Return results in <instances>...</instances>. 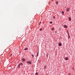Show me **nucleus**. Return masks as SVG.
Wrapping results in <instances>:
<instances>
[{"mask_svg":"<svg viewBox=\"0 0 75 75\" xmlns=\"http://www.w3.org/2000/svg\"><path fill=\"white\" fill-rule=\"evenodd\" d=\"M37 57H38V53L37 55Z\"/></svg>","mask_w":75,"mask_h":75,"instance_id":"nucleus-15","label":"nucleus"},{"mask_svg":"<svg viewBox=\"0 0 75 75\" xmlns=\"http://www.w3.org/2000/svg\"><path fill=\"white\" fill-rule=\"evenodd\" d=\"M20 65H21L20 64H19L18 67V68H20Z\"/></svg>","mask_w":75,"mask_h":75,"instance_id":"nucleus-11","label":"nucleus"},{"mask_svg":"<svg viewBox=\"0 0 75 75\" xmlns=\"http://www.w3.org/2000/svg\"><path fill=\"white\" fill-rule=\"evenodd\" d=\"M35 74L36 75H38V73H35Z\"/></svg>","mask_w":75,"mask_h":75,"instance_id":"nucleus-14","label":"nucleus"},{"mask_svg":"<svg viewBox=\"0 0 75 75\" xmlns=\"http://www.w3.org/2000/svg\"><path fill=\"white\" fill-rule=\"evenodd\" d=\"M22 61H23V62H24V61H25V59H22Z\"/></svg>","mask_w":75,"mask_h":75,"instance_id":"nucleus-3","label":"nucleus"},{"mask_svg":"<svg viewBox=\"0 0 75 75\" xmlns=\"http://www.w3.org/2000/svg\"><path fill=\"white\" fill-rule=\"evenodd\" d=\"M65 59L66 60H68V57H65Z\"/></svg>","mask_w":75,"mask_h":75,"instance_id":"nucleus-5","label":"nucleus"},{"mask_svg":"<svg viewBox=\"0 0 75 75\" xmlns=\"http://www.w3.org/2000/svg\"><path fill=\"white\" fill-rule=\"evenodd\" d=\"M20 64L21 65H22V66L23 65V64L22 63H21Z\"/></svg>","mask_w":75,"mask_h":75,"instance_id":"nucleus-9","label":"nucleus"},{"mask_svg":"<svg viewBox=\"0 0 75 75\" xmlns=\"http://www.w3.org/2000/svg\"><path fill=\"white\" fill-rule=\"evenodd\" d=\"M39 30H40V31H41V30H42V28H40V29Z\"/></svg>","mask_w":75,"mask_h":75,"instance_id":"nucleus-18","label":"nucleus"},{"mask_svg":"<svg viewBox=\"0 0 75 75\" xmlns=\"http://www.w3.org/2000/svg\"><path fill=\"white\" fill-rule=\"evenodd\" d=\"M52 31H53V30H54V28H52Z\"/></svg>","mask_w":75,"mask_h":75,"instance_id":"nucleus-12","label":"nucleus"},{"mask_svg":"<svg viewBox=\"0 0 75 75\" xmlns=\"http://www.w3.org/2000/svg\"><path fill=\"white\" fill-rule=\"evenodd\" d=\"M68 39H69V38H70V36H69V35H68Z\"/></svg>","mask_w":75,"mask_h":75,"instance_id":"nucleus-13","label":"nucleus"},{"mask_svg":"<svg viewBox=\"0 0 75 75\" xmlns=\"http://www.w3.org/2000/svg\"><path fill=\"white\" fill-rule=\"evenodd\" d=\"M62 44V43H59V46L60 47H61V45Z\"/></svg>","mask_w":75,"mask_h":75,"instance_id":"nucleus-4","label":"nucleus"},{"mask_svg":"<svg viewBox=\"0 0 75 75\" xmlns=\"http://www.w3.org/2000/svg\"><path fill=\"white\" fill-rule=\"evenodd\" d=\"M27 64H31V62H30V61H27Z\"/></svg>","mask_w":75,"mask_h":75,"instance_id":"nucleus-2","label":"nucleus"},{"mask_svg":"<svg viewBox=\"0 0 75 75\" xmlns=\"http://www.w3.org/2000/svg\"><path fill=\"white\" fill-rule=\"evenodd\" d=\"M12 55V54H11V55H10L11 57V56Z\"/></svg>","mask_w":75,"mask_h":75,"instance_id":"nucleus-22","label":"nucleus"},{"mask_svg":"<svg viewBox=\"0 0 75 75\" xmlns=\"http://www.w3.org/2000/svg\"><path fill=\"white\" fill-rule=\"evenodd\" d=\"M50 24H52V22H50Z\"/></svg>","mask_w":75,"mask_h":75,"instance_id":"nucleus-19","label":"nucleus"},{"mask_svg":"<svg viewBox=\"0 0 75 75\" xmlns=\"http://www.w3.org/2000/svg\"><path fill=\"white\" fill-rule=\"evenodd\" d=\"M66 10H67V11H69V10H70V8H67V9H66Z\"/></svg>","mask_w":75,"mask_h":75,"instance_id":"nucleus-1","label":"nucleus"},{"mask_svg":"<svg viewBox=\"0 0 75 75\" xmlns=\"http://www.w3.org/2000/svg\"><path fill=\"white\" fill-rule=\"evenodd\" d=\"M31 55L32 56V58H33V59H34V55H33V54H31Z\"/></svg>","mask_w":75,"mask_h":75,"instance_id":"nucleus-8","label":"nucleus"},{"mask_svg":"<svg viewBox=\"0 0 75 75\" xmlns=\"http://www.w3.org/2000/svg\"><path fill=\"white\" fill-rule=\"evenodd\" d=\"M45 68H46L45 66V67H44L45 69Z\"/></svg>","mask_w":75,"mask_h":75,"instance_id":"nucleus-20","label":"nucleus"},{"mask_svg":"<svg viewBox=\"0 0 75 75\" xmlns=\"http://www.w3.org/2000/svg\"><path fill=\"white\" fill-rule=\"evenodd\" d=\"M56 4H58V2H57V1L56 2Z\"/></svg>","mask_w":75,"mask_h":75,"instance_id":"nucleus-10","label":"nucleus"},{"mask_svg":"<svg viewBox=\"0 0 75 75\" xmlns=\"http://www.w3.org/2000/svg\"><path fill=\"white\" fill-rule=\"evenodd\" d=\"M64 28H67V25H64Z\"/></svg>","mask_w":75,"mask_h":75,"instance_id":"nucleus-6","label":"nucleus"},{"mask_svg":"<svg viewBox=\"0 0 75 75\" xmlns=\"http://www.w3.org/2000/svg\"><path fill=\"white\" fill-rule=\"evenodd\" d=\"M62 14H64V11H63V12H62Z\"/></svg>","mask_w":75,"mask_h":75,"instance_id":"nucleus-16","label":"nucleus"},{"mask_svg":"<svg viewBox=\"0 0 75 75\" xmlns=\"http://www.w3.org/2000/svg\"><path fill=\"white\" fill-rule=\"evenodd\" d=\"M69 75H71V73H69Z\"/></svg>","mask_w":75,"mask_h":75,"instance_id":"nucleus-23","label":"nucleus"},{"mask_svg":"<svg viewBox=\"0 0 75 75\" xmlns=\"http://www.w3.org/2000/svg\"><path fill=\"white\" fill-rule=\"evenodd\" d=\"M27 49H28L27 48H26L25 49H24V50H27Z\"/></svg>","mask_w":75,"mask_h":75,"instance_id":"nucleus-17","label":"nucleus"},{"mask_svg":"<svg viewBox=\"0 0 75 75\" xmlns=\"http://www.w3.org/2000/svg\"><path fill=\"white\" fill-rule=\"evenodd\" d=\"M69 21H71V17H69Z\"/></svg>","mask_w":75,"mask_h":75,"instance_id":"nucleus-7","label":"nucleus"},{"mask_svg":"<svg viewBox=\"0 0 75 75\" xmlns=\"http://www.w3.org/2000/svg\"><path fill=\"white\" fill-rule=\"evenodd\" d=\"M39 25H40V23H39Z\"/></svg>","mask_w":75,"mask_h":75,"instance_id":"nucleus-24","label":"nucleus"},{"mask_svg":"<svg viewBox=\"0 0 75 75\" xmlns=\"http://www.w3.org/2000/svg\"><path fill=\"white\" fill-rule=\"evenodd\" d=\"M40 24H41V22H40Z\"/></svg>","mask_w":75,"mask_h":75,"instance_id":"nucleus-21","label":"nucleus"}]
</instances>
